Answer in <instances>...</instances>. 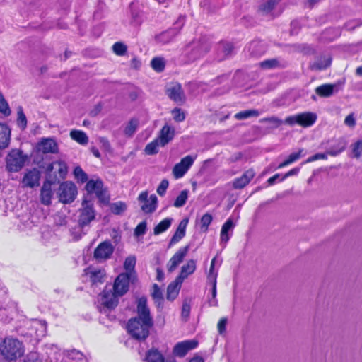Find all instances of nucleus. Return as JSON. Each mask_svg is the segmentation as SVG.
<instances>
[{"instance_id": "28", "label": "nucleus", "mask_w": 362, "mask_h": 362, "mask_svg": "<svg viewBox=\"0 0 362 362\" xmlns=\"http://www.w3.org/2000/svg\"><path fill=\"white\" fill-rule=\"evenodd\" d=\"M263 70L282 69L285 66L279 58H272L264 60L259 64Z\"/></svg>"}, {"instance_id": "48", "label": "nucleus", "mask_w": 362, "mask_h": 362, "mask_svg": "<svg viewBox=\"0 0 362 362\" xmlns=\"http://www.w3.org/2000/svg\"><path fill=\"white\" fill-rule=\"evenodd\" d=\"M74 174L78 181L82 183L87 182L88 180V175L80 166H76L74 170Z\"/></svg>"}, {"instance_id": "61", "label": "nucleus", "mask_w": 362, "mask_h": 362, "mask_svg": "<svg viewBox=\"0 0 362 362\" xmlns=\"http://www.w3.org/2000/svg\"><path fill=\"white\" fill-rule=\"evenodd\" d=\"M344 124L349 127H354L356 125V119L353 113L346 117Z\"/></svg>"}, {"instance_id": "47", "label": "nucleus", "mask_w": 362, "mask_h": 362, "mask_svg": "<svg viewBox=\"0 0 362 362\" xmlns=\"http://www.w3.org/2000/svg\"><path fill=\"white\" fill-rule=\"evenodd\" d=\"M18 119H17V123L18 127L21 129H25L27 127V119L26 116L23 112L22 107H18Z\"/></svg>"}, {"instance_id": "45", "label": "nucleus", "mask_w": 362, "mask_h": 362, "mask_svg": "<svg viewBox=\"0 0 362 362\" xmlns=\"http://www.w3.org/2000/svg\"><path fill=\"white\" fill-rule=\"evenodd\" d=\"M139 125V122L136 119H132L124 129V134L126 136L130 137L135 133Z\"/></svg>"}, {"instance_id": "50", "label": "nucleus", "mask_w": 362, "mask_h": 362, "mask_svg": "<svg viewBox=\"0 0 362 362\" xmlns=\"http://www.w3.org/2000/svg\"><path fill=\"white\" fill-rule=\"evenodd\" d=\"M152 297L155 300L156 303L159 305L163 300V293L157 284H153Z\"/></svg>"}, {"instance_id": "17", "label": "nucleus", "mask_w": 362, "mask_h": 362, "mask_svg": "<svg viewBox=\"0 0 362 362\" xmlns=\"http://www.w3.org/2000/svg\"><path fill=\"white\" fill-rule=\"evenodd\" d=\"M198 345V341L195 339L186 340L182 342L177 343L173 349V354L175 356L179 357L185 356L187 352Z\"/></svg>"}, {"instance_id": "42", "label": "nucleus", "mask_w": 362, "mask_h": 362, "mask_svg": "<svg viewBox=\"0 0 362 362\" xmlns=\"http://www.w3.org/2000/svg\"><path fill=\"white\" fill-rule=\"evenodd\" d=\"M303 151V149H300L298 152L290 154L286 160L279 165L278 168H282L298 160L302 156Z\"/></svg>"}, {"instance_id": "22", "label": "nucleus", "mask_w": 362, "mask_h": 362, "mask_svg": "<svg viewBox=\"0 0 362 362\" xmlns=\"http://www.w3.org/2000/svg\"><path fill=\"white\" fill-rule=\"evenodd\" d=\"M196 261L189 259L181 267L180 274L177 276L178 284H182L187 276L194 272L196 270Z\"/></svg>"}, {"instance_id": "7", "label": "nucleus", "mask_w": 362, "mask_h": 362, "mask_svg": "<svg viewBox=\"0 0 362 362\" xmlns=\"http://www.w3.org/2000/svg\"><path fill=\"white\" fill-rule=\"evenodd\" d=\"M57 194L59 201L63 204L71 203L77 194L76 187L71 182H64L59 185Z\"/></svg>"}, {"instance_id": "19", "label": "nucleus", "mask_w": 362, "mask_h": 362, "mask_svg": "<svg viewBox=\"0 0 362 362\" xmlns=\"http://www.w3.org/2000/svg\"><path fill=\"white\" fill-rule=\"evenodd\" d=\"M37 149L43 153H57L58 152V145L54 139L43 138L38 143Z\"/></svg>"}, {"instance_id": "37", "label": "nucleus", "mask_w": 362, "mask_h": 362, "mask_svg": "<svg viewBox=\"0 0 362 362\" xmlns=\"http://www.w3.org/2000/svg\"><path fill=\"white\" fill-rule=\"evenodd\" d=\"M248 51L252 56H259L265 52L263 44L258 41L252 42L248 46Z\"/></svg>"}, {"instance_id": "4", "label": "nucleus", "mask_w": 362, "mask_h": 362, "mask_svg": "<svg viewBox=\"0 0 362 362\" xmlns=\"http://www.w3.org/2000/svg\"><path fill=\"white\" fill-rule=\"evenodd\" d=\"M28 160L27 155L21 149H11L6 157V169L11 173L19 172Z\"/></svg>"}, {"instance_id": "57", "label": "nucleus", "mask_w": 362, "mask_h": 362, "mask_svg": "<svg viewBox=\"0 0 362 362\" xmlns=\"http://www.w3.org/2000/svg\"><path fill=\"white\" fill-rule=\"evenodd\" d=\"M169 182L167 179H163L158 185L156 192L160 196H164L168 187Z\"/></svg>"}, {"instance_id": "51", "label": "nucleus", "mask_w": 362, "mask_h": 362, "mask_svg": "<svg viewBox=\"0 0 362 362\" xmlns=\"http://www.w3.org/2000/svg\"><path fill=\"white\" fill-rule=\"evenodd\" d=\"M213 220V217L211 214L209 213H206L202 216L200 220L201 223V228L204 230V232L208 230L209 226L211 224Z\"/></svg>"}, {"instance_id": "55", "label": "nucleus", "mask_w": 362, "mask_h": 362, "mask_svg": "<svg viewBox=\"0 0 362 362\" xmlns=\"http://www.w3.org/2000/svg\"><path fill=\"white\" fill-rule=\"evenodd\" d=\"M96 197H98L99 202L104 204H110V196L107 194V191L105 189H103L100 192H98L96 194Z\"/></svg>"}, {"instance_id": "62", "label": "nucleus", "mask_w": 362, "mask_h": 362, "mask_svg": "<svg viewBox=\"0 0 362 362\" xmlns=\"http://www.w3.org/2000/svg\"><path fill=\"white\" fill-rule=\"evenodd\" d=\"M361 23H362V21L361 20H358V19L354 20V21L347 23L345 25V28L348 30H354L355 28L360 26L361 25Z\"/></svg>"}, {"instance_id": "24", "label": "nucleus", "mask_w": 362, "mask_h": 362, "mask_svg": "<svg viewBox=\"0 0 362 362\" xmlns=\"http://www.w3.org/2000/svg\"><path fill=\"white\" fill-rule=\"evenodd\" d=\"M233 45L230 42H221L217 46V59L223 61L233 54Z\"/></svg>"}, {"instance_id": "30", "label": "nucleus", "mask_w": 362, "mask_h": 362, "mask_svg": "<svg viewBox=\"0 0 362 362\" xmlns=\"http://www.w3.org/2000/svg\"><path fill=\"white\" fill-rule=\"evenodd\" d=\"M336 88V84L325 83L317 86L315 88V93L320 97L328 98L333 95Z\"/></svg>"}, {"instance_id": "21", "label": "nucleus", "mask_w": 362, "mask_h": 362, "mask_svg": "<svg viewBox=\"0 0 362 362\" xmlns=\"http://www.w3.org/2000/svg\"><path fill=\"white\" fill-rule=\"evenodd\" d=\"M281 0H263L259 5L257 12L262 16H270L274 18L272 11Z\"/></svg>"}, {"instance_id": "59", "label": "nucleus", "mask_w": 362, "mask_h": 362, "mask_svg": "<svg viewBox=\"0 0 362 362\" xmlns=\"http://www.w3.org/2000/svg\"><path fill=\"white\" fill-rule=\"evenodd\" d=\"M104 275L105 274H104L103 272H102L100 270H98V271H94L93 272H92L90 277L93 282H97V281L100 282L101 279L103 278Z\"/></svg>"}, {"instance_id": "44", "label": "nucleus", "mask_w": 362, "mask_h": 362, "mask_svg": "<svg viewBox=\"0 0 362 362\" xmlns=\"http://www.w3.org/2000/svg\"><path fill=\"white\" fill-rule=\"evenodd\" d=\"M160 146L159 140L156 138L149 144H148L144 151L147 155H155L158 152V147Z\"/></svg>"}, {"instance_id": "18", "label": "nucleus", "mask_w": 362, "mask_h": 362, "mask_svg": "<svg viewBox=\"0 0 362 362\" xmlns=\"http://www.w3.org/2000/svg\"><path fill=\"white\" fill-rule=\"evenodd\" d=\"M255 173L253 169H248L240 177L235 178L232 183L233 188L241 189L246 187L254 178Z\"/></svg>"}, {"instance_id": "60", "label": "nucleus", "mask_w": 362, "mask_h": 362, "mask_svg": "<svg viewBox=\"0 0 362 362\" xmlns=\"http://www.w3.org/2000/svg\"><path fill=\"white\" fill-rule=\"evenodd\" d=\"M327 153H316L310 157H309L305 163H311V162H313L315 160H320V159H327Z\"/></svg>"}, {"instance_id": "11", "label": "nucleus", "mask_w": 362, "mask_h": 362, "mask_svg": "<svg viewBox=\"0 0 362 362\" xmlns=\"http://www.w3.org/2000/svg\"><path fill=\"white\" fill-rule=\"evenodd\" d=\"M196 156H186L181 159L173 168V174L175 178H180L185 175L189 168L193 165Z\"/></svg>"}, {"instance_id": "32", "label": "nucleus", "mask_w": 362, "mask_h": 362, "mask_svg": "<svg viewBox=\"0 0 362 362\" xmlns=\"http://www.w3.org/2000/svg\"><path fill=\"white\" fill-rule=\"evenodd\" d=\"M103 188V182L100 179L96 180H90L86 185V189L90 194L95 193L96 194L98 192H100Z\"/></svg>"}, {"instance_id": "26", "label": "nucleus", "mask_w": 362, "mask_h": 362, "mask_svg": "<svg viewBox=\"0 0 362 362\" xmlns=\"http://www.w3.org/2000/svg\"><path fill=\"white\" fill-rule=\"evenodd\" d=\"M52 182L45 181L40 190V202L42 204L48 206L51 204L52 197Z\"/></svg>"}, {"instance_id": "8", "label": "nucleus", "mask_w": 362, "mask_h": 362, "mask_svg": "<svg viewBox=\"0 0 362 362\" xmlns=\"http://www.w3.org/2000/svg\"><path fill=\"white\" fill-rule=\"evenodd\" d=\"M131 319L153 324V320L151 315L150 309L147 305V299L143 296L137 300L136 315Z\"/></svg>"}, {"instance_id": "40", "label": "nucleus", "mask_w": 362, "mask_h": 362, "mask_svg": "<svg viewBox=\"0 0 362 362\" xmlns=\"http://www.w3.org/2000/svg\"><path fill=\"white\" fill-rule=\"evenodd\" d=\"M346 146V144L344 141L340 140L337 142L335 146H332L329 150H327V153L332 156H336L343 152Z\"/></svg>"}, {"instance_id": "1", "label": "nucleus", "mask_w": 362, "mask_h": 362, "mask_svg": "<svg viewBox=\"0 0 362 362\" xmlns=\"http://www.w3.org/2000/svg\"><path fill=\"white\" fill-rule=\"evenodd\" d=\"M211 49V42L206 37H202L189 43L184 49L185 62H193L206 54Z\"/></svg>"}, {"instance_id": "54", "label": "nucleus", "mask_w": 362, "mask_h": 362, "mask_svg": "<svg viewBox=\"0 0 362 362\" xmlns=\"http://www.w3.org/2000/svg\"><path fill=\"white\" fill-rule=\"evenodd\" d=\"M147 229V223L146 221L139 223L134 229V234L136 237H139L146 233Z\"/></svg>"}, {"instance_id": "64", "label": "nucleus", "mask_w": 362, "mask_h": 362, "mask_svg": "<svg viewBox=\"0 0 362 362\" xmlns=\"http://www.w3.org/2000/svg\"><path fill=\"white\" fill-rule=\"evenodd\" d=\"M99 142H100V144L101 146V148H103V149L109 151L111 150V146H110V144L109 142V141L107 140V138L105 137H100L99 139Z\"/></svg>"}, {"instance_id": "2", "label": "nucleus", "mask_w": 362, "mask_h": 362, "mask_svg": "<svg viewBox=\"0 0 362 362\" xmlns=\"http://www.w3.org/2000/svg\"><path fill=\"white\" fill-rule=\"evenodd\" d=\"M1 355L8 361H15L23 355L22 343L16 339L6 338L0 344Z\"/></svg>"}, {"instance_id": "36", "label": "nucleus", "mask_w": 362, "mask_h": 362, "mask_svg": "<svg viewBox=\"0 0 362 362\" xmlns=\"http://www.w3.org/2000/svg\"><path fill=\"white\" fill-rule=\"evenodd\" d=\"M173 218H165L162 220L158 225L153 228V234L158 235L166 231L171 226Z\"/></svg>"}, {"instance_id": "43", "label": "nucleus", "mask_w": 362, "mask_h": 362, "mask_svg": "<svg viewBox=\"0 0 362 362\" xmlns=\"http://www.w3.org/2000/svg\"><path fill=\"white\" fill-rule=\"evenodd\" d=\"M151 65L153 70L160 73L165 69V62L162 57H154L151 62Z\"/></svg>"}, {"instance_id": "39", "label": "nucleus", "mask_w": 362, "mask_h": 362, "mask_svg": "<svg viewBox=\"0 0 362 362\" xmlns=\"http://www.w3.org/2000/svg\"><path fill=\"white\" fill-rule=\"evenodd\" d=\"M109 206L111 212L115 215H121L127 209V204L120 201L109 204Z\"/></svg>"}, {"instance_id": "31", "label": "nucleus", "mask_w": 362, "mask_h": 362, "mask_svg": "<svg viewBox=\"0 0 362 362\" xmlns=\"http://www.w3.org/2000/svg\"><path fill=\"white\" fill-rule=\"evenodd\" d=\"M145 361L146 362H165V358L157 349L153 348L146 351Z\"/></svg>"}, {"instance_id": "15", "label": "nucleus", "mask_w": 362, "mask_h": 362, "mask_svg": "<svg viewBox=\"0 0 362 362\" xmlns=\"http://www.w3.org/2000/svg\"><path fill=\"white\" fill-rule=\"evenodd\" d=\"M101 304L107 309H114L118 304L117 294L112 289L105 288L101 293Z\"/></svg>"}, {"instance_id": "38", "label": "nucleus", "mask_w": 362, "mask_h": 362, "mask_svg": "<svg viewBox=\"0 0 362 362\" xmlns=\"http://www.w3.org/2000/svg\"><path fill=\"white\" fill-rule=\"evenodd\" d=\"M182 284H178L177 279L175 281L170 284L167 288V298L168 300H173L178 294V291Z\"/></svg>"}, {"instance_id": "58", "label": "nucleus", "mask_w": 362, "mask_h": 362, "mask_svg": "<svg viewBox=\"0 0 362 362\" xmlns=\"http://www.w3.org/2000/svg\"><path fill=\"white\" fill-rule=\"evenodd\" d=\"M259 122H270L274 125V128H277L283 123L282 120H281L280 119H279L276 117L263 118V119H261Z\"/></svg>"}, {"instance_id": "9", "label": "nucleus", "mask_w": 362, "mask_h": 362, "mask_svg": "<svg viewBox=\"0 0 362 362\" xmlns=\"http://www.w3.org/2000/svg\"><path fill=\"white\" fill-rule=\"evenodd\" d=\"M136 279L131 277L130 274H120L115 279L113 285V291L118 296H122L129 290V282H134Z\"/></svg>"}, {"instance_id": "23", "label": "nucleus", "mask_w": 362, "mask_h": 362, "mask_svg": "<svg viewBox=\"0 0 362 362\" xmlns=\"http://www.w3.org/2000/svg\"><path fill=\"white\" fill-rule=\"evenodd\" d=\"M187 223V218H184L180 222L176 229V231L175 232L174 235L172 236L169 242L168 247H170L173 245L176 244L185 237Z\"/></svg>"}, {"instance_id": "56", "label": "nucleus", "mask_w": 362, "mask_h": 362, "mask_svg": "<svg viewBox=\"0 0 362 362\" xmlns=\"http://www.w3.org/2000/svg\"><path fill=\"white\" fill-rule=\"evenodd\" d=\"M352 152L354 157L362 159V141H358L354 144Z\"/></svg>"}, {"instance_id": "3", "label": "nucleus", "mask_w": 362, "mask_h": 362, "mask_svg": "<svg viewBox=\"0 0 362 362\" xmlns=\"http://www.w3.org/2000/svg\"><path fill=\"white\" fill-rule=\"evenodd\" d=\"M153 324L129 319L127 324V329L130 336L139 341H145L150 334V329Z\"/></svg>"}, {"instance_id": "14", "label": "nucleus", "mask_w": 362, "mask_h": 362, "mask_svg": "<svg viewBox=\"0 0 362 362\" xmlns=\"http://www.w3.org/2000/svg\"><path fill=\"white\" fill-rule=\"evenodd\" d=\"M114 252V247L110 240L100 243L94 251V257L96 259H109Z\"/></svg>"}, {"instance_id": "10", "label": "nucleus", "mask_w": 362, "mask_h": 362, "mask_svg": "<svg viewBox=\"0 0 362 362\" xmlns=\"http://www.w3.org/2000/svg\"><path fill=\"white\" fill-rule=\"evenodd\" d=\"M148 193L144 191L138 197V201L144 202L141 206V209L146 214H151L154 212L157 208L158 198L155 194H151L148 199Z\"/></svg>"}, {"instance_id": "46", "label": "nucleus", "mask_w": 362, "mask_h": 362, "mask_svg": "<svg viewBox=\"0 0 362 362\" xmlns=\"http://www.w3.org/2000/svg\"><path fill=\"white\" fill-rule=\"evenodd\" d=\"M188 198V190H182L180 194L177 197L174 202L173 206L177 208L183 206Z\"/></svg>"}, {"instance_id": "63", "label": "nucleus", "mask_w": 362, "mask_h": 362, "mask_svg": "<svg viewBox=\"0 0 362 362\" xmlns=\"http://www.w3.org/2000/svg\"><path fill=\"white\" fill-rule=\"evenodd\" d=\"M227 324V319L225 317L221 318L218 322V331L220 334H222L226 331Z\"/></svg>"}, {"instance_id": "20", "label": "nucleus", "mask_w": 362, "mask_h": 362, "mask_svg": "<svg viewBox=\"0 0 362 362\" xmlns=\"http://www.w3.org/2000/svg\"><path fill=\"white\" fill-rule=\"evenodd\" d=\"M175 136L174 127L165 124L159 132L157 139L160 141V146L163 147L171 141Z\"/></svg>"}, {"instance_id": "6", "label": "nucleus", "mask_w": 362, "mask_h": 362, "mask_svg": "<svg viewBox=\"0 0 362 362\" xmlns=\"http://www.w3.org/2000/svg\"><path fill=\"white\" fill-rule=\"evenodd\" d=\"M95 218V211L93 204L86 198L83 200L82 208L78 216V225L80 228L88 226Z\"/></svg>"}, {"instance_id": "33", "label": "nucleus", "mask_w": 362, "mask_h": 362, "mask_svg": "<svg viewBox=\"0 0 362 362\" xmlns=\"http://www.w3.org/2000/svg\"><path fill=\"white\" fill-rule=\"evenodd\" d=\"M135 265L136 257L134 256H129L127 257L124 263V268L126 270V272H124L123 274H130L131 277L136 279V272L134 270Z\"/></svg>"}, {"instance_id": "52", "label": "nucleus", "mask_w": 362, "mask_h": 362, "mask_svg": "<svg viewBox=\"0 0 362 362\" xmlns=\"http://www.w3.org/2000/svg\"><path fill=\"white\" fill-rule=\"evenodd\" d=\"M0 112L6 116L11 115V110L6 100L4 99L3 95L0 93Z\"/></svg>"}, {"instance_id": "12", "label": "nucleus", "mask_w": 362, "mask_h": 362, "mask_svg": "<svg viewBox=\"0 0 362 362\" xmlns=\"http://www.w3.org/2000/svg\"><path fill=\"white\" fill-rule=\"evenodd\" d=\"M40 172L37 168L27 170L22 179L23 187L33 188L40 185Z\"/></svg>"}, {"instance_id": "41", "label": "nucleus", "mask_w": 362, "mask_h": 362, "mask_svg": "<svg viewBox=\"0 0 362 362\" xmlns=\"http://www.w3.org/2000/svg\"><path fill=\"white\" fill-rule=\"evenodd\" d=\"M259 112L257 110H247L240 111L234 115V117L238 120H243L252 117H258Z\"/></svg>"}, {"instance_id": "25", "label": "nucleus", "mask_w": 362, "mask_h": 362, "mask_svg": "<svg viewBox=\"0 0 362 362\" xmlns=\"http://www.w3.org/2000/svg\"><path fill=\"white\" fill-rule=\"evenodd\" d=\"M180 28H171L165 31L162 32L156 36V40L161 43L166 44L172 41L180 32Z\"/></svg>"}, {"instance_id": "34", "label": "nucleus", "mask_w": 362, "mask_h": 362, "mask_svg": "<svg viewBox=\"0 0 362 362\" xmlns=\"http://www.w3.org/2000/svg\"><path fill=\"white\" fill-rule=\"evenodd\" d=\"M235 225L232 219H228L223 225L221 230V242L226 243L229 240L228 231L234 228Z\"/></svg>"}, {"instance_id": "49", "label": "nucleus", "mask_w": 362, "mask_h": 362, "mask_svg": "<svg viewBox=\"0 0 362 362\" xmlns=\"http://www.w3.org/2000/svg\"><path fill=\"white\" fill-rule=\"evenodd\" d=\"M112 51L118 56H123L127 53V47L122 42H117L112 45Z\"/></svg>"}, {"instance_id": "29", "label": "nucleus", "mask_w": 362, "mask_h": 362, "mask_svg": "<svg viewBox=\"0 0 362 362\" xmlns=\"http://www.w3.org/2000/svg\"><path fill=\"white\" fill-rule=\"evenodd\" d=\"M11 131L7 125L0 123V149L6 148L10 144Z\"/></svg>"}, {"instance_id": "35", "label": "nucleus", "mask_w": 362, "mask_h": 362, "mask_svg": "<svg viewBox=\"0 0 362 362\" xmlns=\"http://www.w3.org/2000/svg\"><path fill=\"white\" fill-rule=\"evenodd\" d=\"M71 138L81 145L88 143V137L86 134L81 130H72L70 132Z\"/></svg>"}, {"instance_id": "13", "label": "nucleus", "mask_w": 362, "mask_h": 362, "mask_svg": "<svg viewBox=\"0 0 362 362\" xmlns=\"http://www.w3.org/2000/svg\"><path fill=\"white\" fill-rule=\"evenodd\" d=\"M166 93L169 98L175 103L182 105L185 102L186 98L182 86L178 83H174L167 88Z\"/></svg>"}, {"instance_id": "5", "label": "nucleus", "mask_w": 362, "mask_h": 362, "mask_svg": "<svg viewBox=\"0 0 362 362\" xmlns=\"http://www.w3.org/2000/svg\"><path fill=\"white\" fill-rule=\"evenodd\" d=\"M317 120V115L311 112H305L295 115L287 117L284 123L293 126L298 124L303 127H308L312 126Z\"/></svg>"}, {"instance_id": "27", "label": "nucleus", "mask_w": 362, "mask_h": 362, "mask_svg": "<svg viewBox=\"0 0 362 362\" xmlns=\"http://www.w3.org/2000/svg\"><path fill=\"white\" fill-rule=\"evenodd\" d=\"M332 58L328 56H321L315 62L310 65V68L313 71H321L330 66Z\"/></svg>"}, {"instance_id": "53", "label": "nucleus", "mask_w": 362, "mask_h": 362, "mask_svg": "<svg viewBox=\"0 0 362 362\" xmlns=\"http://www.w3.org/2000/svg\"><path fill=\"white\" fill-rule=\"evenodd\" d=\"M172 115L175 121L180 122L185 120V112L178 107H175L172 110Z\"/></svg>"}, {"instance_id": "16", "label": "nucleus", "mask_w": 362, "mask_h": 362, "mask_svg": "<svg viewBox=\"0 0 362 362\" xmlns=\"http://www.w3.org/2000/svg\"><path fill=\"white\" fill-rule=\"evenodd\" d=\"M189 245L180 248L170 259L168 263V270L169 272L175 271L177 266L182 262L189 251Z\"/></svg>"}]
</instances>
